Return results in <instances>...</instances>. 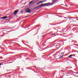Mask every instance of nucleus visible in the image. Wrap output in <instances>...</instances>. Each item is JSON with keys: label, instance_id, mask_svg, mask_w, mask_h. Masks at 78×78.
Wrapping results in <instances>:
<instances>
[{"label": "nucleus", "instance_id": "nucleus-19", "mask_svg": "<svg viewBox=\"0 0 78 78\" xmlns=\"http://www.w3.org/2000/svg\"><path fill=\"white\" fill-rule=\"evenodd\" d=\"M0 66H2V63H0Z\"/></svg>", "mask_w": 78, "mask_h": 78}, {"label": "nucleus", "instance_id": "nucleus-12", "mask_svg": "<svg viewBox=\"0 0 78 78\" xmlns=\"http://www.w3.org/2000/svg\"><path fill=\"white\" fill-rule=\"evenodd\" d=\"M52 2H54V3H55V2H56V0H52Z\"/></svg>", "mask_w": 78, "mask_h": 78}, {"label": "nucleus", "instance_id": "nucleus-16", "mask_svg": "<svg viewBox=\"0 0 78 78\" xmlns=\"http://www.w3.org/2000/svg\"><path fill=\"white\" fill-rule=\"evenodd\" d=\"M32 2H33L31 1L30 2V3H32Z\"/></svg>", "mask_w": 78, "mask_h": 78}, {"label": "nucleus", "instance_id": "nucleus-6", "mask_svg": "<svg viewBox=\"0 0 78 78\" xmlns=\"http://www.w3.org/2000/svg\"><path fill=\"white\" fill-rule=\"evenodd\" d=\"M52 47L53 48H57V45L56 44V43H55L52 45Z\"/></svg>", "mask_w": 78, "mask_h": 78}, {"label": "nucleus", "instance_id": "nucleus-4", "mask_svg": "<svg viewBox=\"0 0 78 78\" xmlns=\"http://www.w3.org/2000/svg\"><path fill=\"white\" fill-rule=\"evenodd\" d=\"M26 12L27 13H28V12H31V10H30V9L27 8L26 10Z\"/></svg>", "mask_w": 78, "mask_h": 78}, {"label": "nucleus", "instance_id": "nucleus-17", "mask_svg": "<svg viewBox=\"0 0 78 78\" xmlns=\"http://www.w3.org/2000/svg\"><path fill=\"white\" fill-rule=\"evenodd\" d=\"M64 19H68V18H66V17H64Z\"/></svg>", "mask_w": 78, "mask_h": 78}, {"label": "nucleus", "instance_id": "nucleus-1", "mask_svg": "<svg viewBox=\"0 0 78 78\" xmlns=\"http://www.w3.org/2000/svg\"><path fill=\"white\" fill-rule=\"evenodd\" d=\"M49 4H50V2H48L47 3L43 4L41 5H40L39 6H38L36 7V8H40L41 6L43 7V6H50V5Z\"/></svg>", "mask_w": 78, "mask_h": 78}, {"label": "nucleus", "instance_id": "nucleus-15", "mask_svg": "<svg viewBox=\"0 0 78 78\" xmlns=\"http://www.w3.org/2000/svg\"><path fill=\"white\" fill-rule=\"evenodd\" d=\"M0 59H3V58L2 57H0Z\"/></svg>", "mask_w": 78, "mask_h": 78}, {"label": "nucleus", "instance_id": "nucleus-11", "mask_svg": "<svg viewBox=\"0 0 78 78\" xmlns=\"http://www.w3.org/2000/svg\"><path fill=\"white\" fill-rule=\"evenodd\" d=\"M47 42H50V41H51V40L48 39V40H47Z\"/></svg>", "mask_w": 78, "mask_h": 78}, {"label": "nucleus", "instance_id": "nucleus-13", "mask_svg": "<svg viewBox=\"0 0 78 78\" xmlns=\"http://www.w3.org/2000/svg\"><path fill=\"white\" fill-rule=\"evenodd\" d=\"M73 56V55H69L68 57H71V56Z\"/></svg>", "mask_w": 78, "mask_h": 78}, {"label": "nucleus", "instance_id": "nucleus-5", "mask_svg": "<svg viewBox=\"0 0 78 78\" xmlns=\"http://www.w3.org/2000/svg\"><path fill=\"white\" fill-rule=\"evenodd\" d=\"M75 56L76 57H78V52H76L74 53V54Z\"/></svg>", "mask_w": 78, "mask_h": 78}, {"label": "nucleus", "instance_id": "nucleus-18", "mask_svg": "<svg viewBox=\"0 0 78 78\" xmlns=\"http://www.w3.org/2000/svg\"><path fill=\"white\" fill-rule=\"evenodd\" d=\"M1 19H4V17H1Z\"/></svg>", "mask_w": 78, "mask_h": 78}, {"label": "nucleus", "instance_id": "nucleus-2", "mask_svg": "<svg viewBox=\"0 0 78 78\" xmlns=\"http://www.w3.org/2000/svg\"><path fill=\"white\" fill-rule=\"evenodd\" d=\"M18 11H19V9H18L15 11L14 12H13L14 15H15V16L17 15V13H18Z\"/></svg>", "mask_w": 78, "mask_h": 78}, {"label": "nucleus", "instance_id": "nucleus-20", "mask_svg": "<svg viewBox=\"0 0 78 78\" xmlns=\"http://www.w3.org/2000/svg\"><path fill=\"white\" fill-rule=\"evenodd\" d=\"M42 37H44V35L43 36H42Z\"/></svg>", "mask_w": 78, "mask_h": 78}, {"label": "nucleus", "instance_id": "nucleus-8", "mask_svg": "<svg viewBox=\"0 0 78 78\" xmlns=\"http://www.w3.org/2000/svg\"><path fill=\"white\" fill-rule=\"evenodd\" d=\"M54 3H55V2H52L51 3H50V4H50L49 6H51V5H53V4H54Z\"/></svg>", "mask_w": 78, "mask_h": 78}, {"label": "nucleus", "instance_id": "nucleus-9", "mask_svg": "<svg viewBox=\"0 0 78 78\" xmlns=\"http://www.w3.org/2000/svg\"><path fill=\"white\" fill-rule=\"evenodd\" d=\"M55 44L57 45V48L58 46L59 45V43H55Z\"/></svg>", "mask_w": 78, "mask_h": 78}, {"label": "nucleus", "instance_id": "nucleus-7", "mask_svg": "<svg viewBox=\"0 0 78 78\" xmlns=\"http://www.w3.org/2000/svg\"><path fill=\"white\" fill-rule=\"evenodd\" d=\"M47 0H42V1L40 2V3H43V2H47Z\"/></svg>", "mask_w": 78, "mask_h": 78}, {"label": "nucleus", "instance_id": "nucleus-3", "mask_svg": "<svg viewBox=\"0 0 78 78\" xmlns=\"http://www.w3.org/2000/svg\"><path fill=\"white\" fill-rule=\"evenodd\" d=\"M64 55V53H63V54H59V55H58V56H59V58L60 59V58H62V57H63V56Z\"/></svg>", "mask_w": 78, "mask_h": 78}, {"label": "nucleus", "instance_id": "nucleus-14", "mask_svg": "<svg viewBox=\"0 0 78 78\" xmlns=\"http://www.w3.org/2000/svg\"><path fill=\"white\" fill-rule=\"evenodd\" d=\"M40 3H41V2H39L38 3H37V5H38L39 4H40Z\"/></svg>", "mask_w": 78, "mask_h": 78}, {"label": "nucleus", "instance_id": "nucleus-10", "mask_svg": "<svg viewBox=\"0 0 78 78\" xmlns=\"http://www.w3.org/2000/svg\"><path fill=\"white\" fill-rule=\"evenodd\" d=\"M8 18V16H5L4 17V19H6Z\"/></svg>", "mask_w": 78, "mask_h": 78}]
</instances>
